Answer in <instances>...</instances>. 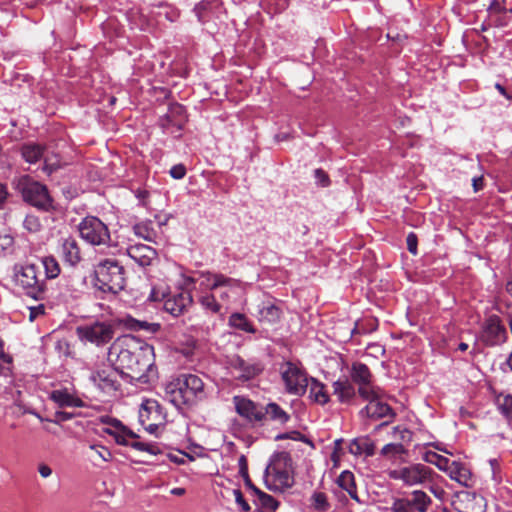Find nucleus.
I'll return each instance as SVG.
<instances>
[{
    "instance_id": "nucleus-9",
    "label": "nucleus",
    "mask_w": 512,
    "mask_h": 512,
    "mask_svg": "<svg viewBox=\"0 0 512 512\" xmlns=\"http://www.w3.org/2000/svg\"><path fill=\"white\" fill-rule=\"evenodd\" d=\"M77 335L82 341L100 346L113 339L114 327L108 322L96 321L92 324L77 327Z\"/></svg>"
},
{
    "instance_id": "nucleus-12",
    "label": "nucleus",
    "mask_w": 512,
    "mask_h": 512,
    "mask_svg": "<svg viewBox=\"0 0 512 512\" xmlns=\"http://www.w3.org/2000/svg\"><path fill=\"white\" fill-rule=\"evenodd\" d=\"M119 378H121V373L114 365L113 367L104 366L98 368L90 376V380L103 392L108 394L120 389L121 384Z\"/></svg>"
},
{
    "instance_id": "nucleus-62",
    "label": "nucleus",
    "mask_w": 512,
    "mask_h": 512,
    "mask_svg": "<svg viewBox=\"0 0 512 512\" xmlns=\"http://www.w3.org/2000/svg\"><path fill=\"white\" fill-rule=\"evenodd\" d=\"M495 88L507 99H511V96L507 93L506 89L500 83H496Z\"/></svg>"
},
{
    "instance_id": "nucleus-54",
    "label": "nucleus",
    "mask_w": 512,
    "mask_h": 512,
    "mask_svg": "<svg viewBox=\"0 0 512 512\" xmlns=\"http://www.w3.org/2000/svg\"><path fill=\"white\" fill-rule=\"evenodd\" d=\"M234 496L236 503L242 508L243 511L248 512L250 505L245 500L242 492L239 489L234 490Z\"/></svg>"
},
{
    "instance_id": "nucleus-27",
    "label": "nucleus",
    "mask_w": 512,
    "mask_h": 512,
    "mask_svg": "<svg viewBox=\"0 0 512 512\" xmlns=\"http://www.w3.org/2000/svg\"><path fill=\"white\" fill-rule=\"evenodd\" d=\"M349 452L355 456L362 454L373 456L375 453V444L369 437L355 438L349 444Z\"/></svg>"
},
{
    "instance_id": "nucleus-56",
    "label": "nucleus",
    "mask_w": 512,
    "mask_h": 512,
    "mask_svg": "<svg viewBox=\"0 0 512 512\" xmlns=\"http://www.w3.org/2000/svg\"><path fill=\"white\" fill-rule=\"evenodd\" d=\"M24 225L29 231H37L40 227V223L37 218L33 216H27L24 220Z\"/></svg>"
},
{
    "instance_id": "nucleus-47",
    "label": "nucleus",
    "mask_w": 512,
    "mask_h": 512,
    "mask_svg": "<svg viewBox=\"0 0 512 512\" xmlns=\"http://www.w3.org/2000/svg\"><path fill=\"white\" fill-rule=\"evenodd\" d=\"M89 448L93 452L94 456L99 457L100 459H102L105 462H108L112 459L111 452L106 447H104L102 445L94 444V445H91Z\"/></svg>"
},
{
    "instance_id": "nucleus-50",
    "label": "nucleus",
    "mask_w": 512,
    "mask_h": 512,
    "mask_svg": "<svg viewBox=\"0 0 512 512\" xmlns=\"http://www.w3.org/2000/svg\"><path fill=\"white\" fill-rule=\"evenodd\" d=\"M130 446L139 451L149 452L151 454H157L159 449L156 445L148 444L140 441H134L130 443Z\"/></svg>"
},
{
    "instance_id": "nucleus-6",
    "label": "nucleus",
    "mask_w": 512,
    "mask_h": 512,
    "mask_svg": "<svg viewBox=\"0 0 512 512\" xmlns=\"http://www.w3.org/2000/svg\"><path fill=\"white\" fill-rule=\"evenodd\" d=\"M280 374L289 394L301 396L309 385V378L299 362L286 361L280 366Z\"/></svg>"
},
{
    "instance_id": "nucleus-43",
    "label": "nucleus",
    "mask_w": 512,
    "mask_h": 512,
    "mask_svg": "<svg viewBox=\"0 0 512 512\" xmlns=\"http://www.w3.org/2000/svg\"><path fill=\"white\" fill-rule=\"evenodd\" d=\"M44 171L47 173H52L60 167V160L58 155L49 154L47 151L44 155Z\"/></svg>"
},
{
    "instance_id": "nucleus-41",
    "label": "nucleus",
    "mask_w": 512,
    "mask_h": 512,
    "mask_svg": "<svg viewBox=\"0 0 512 512\" xmlns=\"http://www.w3.org/2000/svg\"><path fill=\"white\" fill-rule=\"evenodd\" d=\"M239 473L241 475V477L243 478L244 480V483H245V486L250 489L251 491H255L256 489H258L252 482V480L250 479L249 477V473H248V463H247V459L244 455H241V457L239 458Z\"/></svg>"
},
{
    "instance_id": "nucleus-33",
    "label": "nucleus",
    "mask_w": 512,
    "mask_h": 512,
    "mask_svg": "<svg viewBox=\"0 0 512 512\" xmlns=\"http://www.w3.org/2000/svg\"><path fill=\"white\" fill-rule=\"evenodd\" d=\"M104 431L112 436L117 444L130 446V442H128V438L135 439L138 438V435L133 431L129 430L123 424H119L116 429H104Z\"/></svg>"
},
{
    "instance_id": "nucleus-30",
    "label": "nucleus",
    "mask_w": 512,
    "mask_h": 512,
    "mask_svg": "<svg viewBox=\"0 0 512 512\" xmlns=\"http://www.w3.org/2000/svg\"><path fill=\"white\" fill-rule=\"evenodd\" d=\"M380 454L389 460L405 461L408 450L403 443H388L382 447Z\"/></svg>"
},
{
    "instance_id": "nucleus-8",
    "label": "nucleus",
    "mask_w": 512,
    "mask_h": 512,
    "mask_svg": "<svg viewBox=\"0 0 512 512\" xmlns=\"http://www.w3.org/2000/svg\"><path fill=\"white\" fill-rule=\"evenodd\" d=\"M432 474L433 470L421 463L411 464L388 472L390 479L401 480L407 486L421 485L431 481Z\"/></svg>"
},
{
    "instance_id": "nucleus-35",
    "label": "nucleus",
    "mask_w": 512,
    "mask_h": 512,
    "mask_svg": "<svg viewBox=\"0 0 512 512\" xmlns=\"http://www.w3.org/2000/svg\"><path fill=\"white\" fill-rule=\"evenodd\" d=\"M310 397L320 405H324L329 401L324 384L315 378L310 379Z\"/></svg>"
},
{
    "instance_id": "nucleus-55",
    "label": "nucleus",
    "mask_w": 512,
    "mask_h": 512,
    "mask_svg": "<svg viewBox=\"0 0 512 512\" xmlns=\"http://www.w3.org/2000/svg\"><path fill=\"white\" fill-rule=\"evenodd\" d=\"M185 174H186V168L183 164L174 165L170 169V175L174 179H182L185 176Z\"/></svg>"
},
{
    "instance_id": "nucleus-42",
    "label": "nucleus",
    "mask_w": 512,
    "mask_h": 512,
    "mask_svg": "<svg viewBox=\"0 0 512 512\" xmlns=\"http://www.w3.org/2000/svg\"><path fill=\"white\" fill-rule=\"evenodd\" d=\"M311 500L312 506L318 511H327L330 508V504L324 492H314Z\"/></svg>"
},
{
    "instance_id": "nucleus-15",
    "label": "nucleus",
    "mask_w": 512,
    "mask_h": 512,
    "mask_svg": "<svg viewBox=\"0 0 512 512\" xmlns=\"http://www.w3.org/2000/svg\"><path fill=\"white\" fill-rule=\"evenodd\" d=\"M200 277L203 278L201 285H205L209 290L225 288V291L220 294L222 299L229 298V293L235 292L241 286L240 280L227 277L220 273L201 272Z\"/></svg>"
},
{
    "instance_id": "nucleus-26",
    "label": "nucleus",
    "mask_w": 512,
    "mask_h": 512,
    "mask_svg": "<svg viewBox=\"0 0 512 512\" xmlns=\"http://www.w3.org/2000/svg\"><path fill=\"white\" fill-rule=\"evenodd\" d=\"M131 258L136 260L141 266H148L156 256L155 249L146 245H136L128 250Z\"/></svg>"
},
{
    "instance_id": "nucleus-31",
    "label": "nucleus",
    "mask_w": 512,
    "mask_h": 512,
    "mask_svg": "<svg viewBox=\"0 0 512 512\" xmlns=\"http://www.w3.org/2000/svg\"><path fill=\"white\" fill-rule=\"evenodd\" d=\"M15 189L18 190V192H25V193L48 192L45 185L36 181L34 178H32L29 175H23V176L19 177L17 182L15 183Z\"/></svg>"
},
{
    "instance_id": "nucleus-51",
    "label": "nucleus",
    "mask_w": 512,
    "mask_h": 512,
    "mask_svg": "<svg viewBox=\"0 0 512 512\" xmlns=\"http://www.w3.org/2000/svg\"><path fill=\"white\" fill-rule=\"evenodd\" d=\"M406 243H407L408 251L411 254L416 255L417 254V245H418L417 235L413 232L409 233L406 238Z\"/></svg>"
},
{
    "instance_id": "nucleus-10",
    "label": "nucleus",
    "mask_w": 512,
    "mask_h": 512,
    "mask_svg": "<svg viewBox=\"0 0 512 512\" xmlns=\"http://www.w3.org/2000/svg\"><path fill=\"white\" fill-rule=\"evenodd\" d=\"M350 378L353 384L358 385V393L363 399L375 395L377 387L373 386V374L370 368L362 362H353L350 368Z\"/></svg>"
},
{
    "instance_id": "nucleus-4",
    "label": "nucleus",
    "mask_w": 512,
    "mask_h": 512,
    "mask_svg": "<svg viewBox=\"0 0 512 512\" xmlns=\"http://www.w3.org/2000/svg\"><path fill=\"white\" fill-rule=\"evenodd\" d=\"M479 341L486 347L501 346L508 340V332L502 318L497 314H487L480 323Z\"/></svg>"
},
{
    "instance_id": "nucleus-48",
    "label": "nucleus",
    "mask_w": 512,
    "mask_h": 512,
    "mask_svg": "<svg viewBox=\"0 0 512 512\" xmlns=\"http://www.w3.org/2000/svg\"><path fill=\"white\" fill-rule=\"evenodd\" d=\"M501 413L512 422V395H506L499 404Z\"/></svg>"
},
{
    "instance_id": "nucleus-46",
    "label": "nucleus",
    "mask_w": 512,
    "mask_h": 512,
    "mask_svg": "<svg viewBox=\"0 0 512 512\" xmlns=\"http://www.w3.org/2000/svg\"><path fill=\"white\" fill-rule=\"evenodd\" d=\"M390 509L392 512H413V508L407 498L394 499Z\"/></svg>"
},
{
    "instance_id": "nucleus-23",
    "label": "nucleus",
    "mask_w": 512,
    "mask_h": 512,
    "mask_svg": "<svg viewBox=\"0 0 512 512\" xmlns=\"http://www.w3.org/2000/svg\"><path fill=\"white\" fill-rule=\"evenodd\" d=\"M263 415L264 420H270L280 425H285L291 419L290 414L275 402H270L263 408Z\"/></svg>"
},
{
    "instance_id": "nucleus-13",
    "label": "nucleus",
    "mask_w": 512,
    "mask_h": 512,
    "mask_svg": "<svg viewBox=\"0 0 512 512\" xmlns=\"http://www.w3.org/2000/svg\"><path fill=\"white\" fill-rule=\"evenodd\" d=\"M290 457L287 453H279L265 469V476H272L273 480L281 487L290 488L293 485V477L287 470Z\"/></svg>"
},
{
    "instance_id": "nucleus-39",
    "label": "nucleus",
    "mask_w": 512,
    "mask_h": 512,
    "mask_svg": "<svg viewBox=\"0 0 512 512\" xmlns=\"http://www.w3.org/2000/svg\"><path fill=\"white\" fill-rule=\"evenodd\" d=\"M127 325L132 330H135V331L146 330L151 333H155L160 329V324H158V323H149L146 321H139V320H136L133 318H130L127 321Z\"/></svg>"
},
{
    "instance_id": "nucleus-21",
    "label": "nucleus",
    "mask_w": 512,
    "mask_h": 512,
    "mask_svg": "<svg viewBox=\"0 0 512 512\" xmlns=\"http://www.w3.org/2000/svg\"><path fill=\"white\" fill-rule=\"evenodd\" d=\"M59 253L62 260L70 266H76L82 260L80 246L77 240L72 237L63 239Z\"/></svg>"
},
{
    "instance_id": "nucleus-14",
    "label": "nucleus",
    "mask_w": 512,
    "mask_h": 512,
    "mask_svg": "<svg viewBox=\"0 0 512 512\" xmlns=\"http://www.w3.org/2000/svg\"><path fill=\"white\" fill-rule=\"evenodd\" d=\"M378 390H375V395L367 399L369 403L360 411L361 415H365L374 420L388 418L387 421L382 422L377 429H380L389 424L396 417V413L390 405L379 400Z\"/></svg>"
},
{
    "instance_id": "nucleus-57",
    "label": "nucleus",
    "mask_w": 512,
    "mask_h": 512,
    "mask_svg": "<svg viewBox=\"0 0 512 512\" xmlns=\"http://www.w3.org/2000/svg\"><path fill=\"white\" fill-rule=\"evenodd\" d=\"M166 294L164 291L159 290L157 287L151 289L149 300L153 302L164 301Z\"/></svg>"
},
{
    "instance_id": "nucleus-5",
    "label": "nucleus",
    "mask_w": 512,
    "mask_h": 512,
    "mask_svg": "<svg viewBox=\"0 0 512 512\" xmlns=\"http://www.w3.org/2000/svg\"><path fill=\"white\" fill-rule=\"evenodd\" d=\"M39 270L33 264L21 266L15 273L17 286L35 300H43L46 294L45 281L39 278Z\"/></svg>"
},
{
    "instance_id": "nucleus-20",
    "label": "nucleus",
    "mask_w": 512,
    "mask_h": 512,
    "mask_svg": "<svg viewBox=\"0 0 512 512\" xmlns=\"http://www.w3.org/2000/svg\"><path fill=\"white\" fill-rule=\"evenodd\" d=\"M23 199L29 205L43 212H55L62 209L61 205L51 194H22Z\"/></svg>"
},
{
    "instance_id": "nucleus-17",
    "label": "nucleus",
    "mask_w": 512,
    "mask_h": 512,
    "mask_svg": "<svg viewBox=\"0 0 512 512\" xmlns=\"http://www.w3.org/2000/svg\"><path fill=\"white\" fill-rule=\"evenodd\" d=\"M231 368L234 371L235 378L242 382L250 381L264 371V365L262 362L244 360L239 356L231 361Z\"/></svg>"
},
{
    "instance_id": "nucleus-28",
    "label": "nucleus",
    "mask_w": 512,
    "mask_h": 512,
    "mask_svg": "<svg viewBox=\"0 0 512 512\" xmlns=\"http://www.w3.org/2000/svg\"><path fill=\"white\" fill-rule=\"evenodd\" d=\"M336 483L341 489L345 490L353 500L358 503L361 502L357 494L355 477L351 471L345 470L341 472L336 480Z\"/></svg>"
},
{
    "instance_id": "nucleus-1",
    "label": "nucleus",
    "mask_w": 512,
    "mask_h": 512,
    "mask_svg": "<svg viewBox=\"0 0 512 512\" xmlns=\"http://www.w3.org/2000/svg\"><path fill=\"white\" fill-rule=\"evenodd\" d=\"M108 360L120 371L121 378L130 383L146 384L154 372L153 347L131 335H123L113 342Z\"/></svg>"
},
{
    "instance_id": "nucleus-52",
    "label": "nucleus",
    "mask_w": 512,
    "mask_h": 512,
    "mask_svg": "<svg viewBox=\"0 0 512 512\" xmlns=\"http://www.w3.org/2000/svg\"><path fill=\"white\" fill-rule=\"evenodd\" d=\"M45 313V306L43 304H39L37 306L29 307V320L33 322L39 316Z\"/></svg>"
},
{
    "instance_id": "nucleus-34",
    "label": "nucleus",
    "mask_w": 512,
    "mask_h": 512,
    "mask_svg": "<svg viewBox=\"0 0 512 512\" xmlns=\"http://www.w3.org/2000/svg\"><path fill=\"white\" fill-rule=\"evenodd\" d=\"M413 510L417 512H426L432 504V499L422 490L411 492V499H408Z\"/></svg>"
},
{
    "instance_id": "nucleus-29",
    "label": "nucleus",
    "mask_w": 512,
    "mask_h": 512,
    "mask_svg": "<svg viewBox=\"0 0 512 512\" xmlns=\"http://www.w3.org/2000/svg\"><path fill=\"white\" fill-rule=\"evenodd\" d=\"M50 398L60 407H82L83 405L82 400L66 390H54L51 392Z\"/></svg>"
},
{
    "instance_id": "nucleus-38",
    "label": "nucleus",
    "mask_w": 512,
    "mask_h": 512,
    "mask_svg": "<svg viewBox=\"0 0 512 512\" xmlns=\"http://www.w3.org/2000/svg\"><path fill=\"white\" fill-rule=\"evenodd\" d=\"M424 460L428 463H431L437 466L442 471H447L449 465L451 464L450 460L442 455L437 454L436 452L429 451L425 454Z\"/></svg>"
},
{
    "instance_id": "nucleus-25",
    "label": "nucleus",
    "mask_w": 512,
    "mask_h": 512,
    "mask_svg": "<svg viewBox=\"0 0 512 512\" xmlns=\"http://www.w3.org/2000/svg\"><path fill=\"white\" fill-rule=\"evenodd\" d=\"M332 387L334 395L341 403H347L356 396L354 385L348 379H339L333 383Z\"/></svg>"
},
{
    "instance_id": "nucleus-45",
    "label": "nucleus",
    "mask_w": 512,
    "mask_h": 512,
    "mask_svg": "<svg viewBox=\"0 0 512 512\" xmlns=\"http://www.w3.org/2000/svg\"><path fill=\"white\" fill-rule=\"evenodd\" d=\"M393 435L395 438L400 440V443H407L409 444L412 441V432L403 426H395L393 428Z\"/></svg>"
},
{
    "instance_id": "nucleus-16",
    "label": "nucleus",
    "mask_w": 512,
    "mask_h": 512,
    "mask_svg": "<svg viewBox=\"0 0 512 512\" xmlns=\"http://www.w3.org/2000/svg\"><path fill=\"white\" fill-rule=\"evenodd\" d=\"M235 411L247 422L254 424L264 421L263 407L244 396H234Z\"/></svg>"
},
{
    "instance_id": "nucleus-22",
    "label": "nucleus",
    "mask_w": 512,
    "mask_h": 512,
    "mask_svg": "<svg viewBox=\"0 0 512 512\" xmlns=\"http://www.w3.org/2000/svg\"><path fill=\"white\" fill-rule=\"evenodd\" d=\"M446 472L452 480L457 481L462 486L470 487L472 485L471 472L464 464L452 461Z\"/></svg>"
},
{
    "instance_id": "nucleus-3",
    "label": "nucleus",
    "mask_w": 512,
    "mask_h": 512,
    "mask_svg": "<svg viewBox=\"0 0 512 512\" xmlns=\"http://www.w3.org/2000/svg\"><path fill=\"white\" fill-rule=\"evenodd\" d=\"M95 274V286L105 293L117 294L125 287L124 268L115 260L106 259L101 262Z\"/></svg>"
},
{
    "instance_id": "nucleus-61",
    "label": "nucleus",
    "mask_w": 512,
    "mask_h": 512,
    "mask_svg": "<svg viewBox=\"0 0 512 512\" xmlns=\"http://www.w3.org/2000/svg\"><path fill=\"white\" fill-rule=\"evenodd\" d=\"M472 185L476 192L483 189V178L482 177H474L472 179Z\"/></svg>"
},
{
    "instance_id": "nucleus-40",
    "label": "nucleus",
    "mask_w": 512,
    "mask_h": 512,
    "mask_svg": "<svg viewBox=\"0 0 512 512\" xmlns=\"http://www.w3.org/2000/svg\"><path fill=\"white\" fill-rule=\"evenodd\" d=\"M42 264L47 278L53 279L60 274L59 263L53 256L43 258Z\"/></svg>"
},
{
    "instance_id": "nucleus-59",
    "label": "nucleus",
    "mask_w": 512,
    "mask_h": 512,
    "mask_svg": "<svg viewBox=\"0 0 512 512\" xmlns=\"http://www.w3.org/2000/svg\"><path fill=\"white\" fill-rule=\"evenodd\" d=\"M73 417V414L65 412V411H57L55 413V420H53L55 423L68 421Z\"/></svg>"
},
{
    "instance_id": "nucleus-24",
    "label": "nucleus",
    "mask_w": 512,
    "mask_h": 512,
    "mask_svg": "<svg viewBox=\"0 0 512 512\" xmlns=\"http://www.w3.org/2000/svg\"><path fill=\"white\" fill-rule=\"evenodd\" d=\"M133 231L136 236L151 243L158 244L162 240L161 236L155 230L152 221H143L135 224Z\"/></svg>"
},
{
    "instance_id": "nucleus-37",
    "label": "nucleus",
    "mask_w": 512,
    "mask_h": 512,
    "mask_svg": "<svg viewBox=\"0 0 512 512\" xmlns=\"http://www.w3.org/2000/svg\"><path fill=\"white\" fill-rule=\"evenodd\" d=\"M254 494L257 496L258 503L262 508L269 511H275L278 508L279 502L273 496L261 491L259 488L254 491Z\"/></svg>"
},
{
    "instance_id": "nucleus-53",
    "label": "nucleus",
    "mask_w": 512,
    "mask_h": 512,
    "mask_svg": "<svg viewBox=\"0 0 512 512\" xmlns=\"http://www.w3.org/2000/svg\"><path fill=\"white\" fill-rule=\"evenodd\" d=\"M314 177L317 183L321 184L322 187H326L329 184V177L327 173L322 169H316L314 171Z\"/></svg>"
},
{
    "instance_id": "nucleus-2",
    "label": "nucleus",
    "mask_w": 512,
    "mask_h": 512,
    "mask_svg": "<svg viewBox=\"0 0 512 512\" xmlns=\"http://www.w3.org/2000/svg\"><path fill=\"white\" fill-rule=\"evenodd\" d=\"M165 396L176 408L191 407L206 399L205 384L195 374H181L165 387Z\"/></svg>"
},
{
    "instance_id": "nucleus-19",
    "label": "nucleus",
    "mask_w": 512,
    "mask_h": 512,
    "mask_svg": "<svg viewBox=\"0 0 512 512\" xmlns=\"http://www.w3.org/2000/svg\"><path fill=\"white\" fill-rule=\"evenodd\" d=\"M254 315L259 322L272 325L280 320L282 310L274 301L263 300L257 305V311Z\"/></svg>"
},
{
    "instance_id": "nucleus-7",
    "label": "nucleus",
    "mask_w": 512,
    "mask_h": 512,
    "mask_svg": "<svg viewBox=\"0 0 512 512\" xmlns=\"http://www.w3.org/2000/svg\"><path fill=\"white\" fill-rule=\"evenodd\" d=\"M78 230L81 238L91 245H106L110 241L108 227L97 217H85L80 222Z\"/></svg>"
},
{
    "instance_id": "nucleus-36",
    "label": "nucleus",
    "mask_w": 512,
    "mask_h": 512,
    "mask_svg": "<svg viewBox=\"0 0 512 512\" xmlns=\"http://www.w3.org/2000/svg\"><path fill=\"white\" fill-rule=\"evenodd\" d=\"M229 325L235 329L247 332L255 333L256 329L253 324L249 321L247 316L242 313H233L229 317Z\"/></svg>"
},
{
    "instance_id": "nucleus-64",
    "label": "nucleus",
    "mask_w": 512,
    "mask_h": 512,
    "mask_svg": "<svg viewBox=\"0 0 512 512\" xmlns=\"http://www.w3.org/2000/svg\"><path fill=\"white\" fill-rule=\"evenodd\" d=\"M505 290L512 298V278L509 281H507L505 285Z\"/></svg>"
},
{
    "instance_id": "nucleus-32",
    "label": "nucleus",
    "mask_w": 512,
    "mask_h": 512,
    "mask_svg": "<svg viewBox=\"0 0 512 512\" xmlns=\"http://www.w3.org/2000/svg\"><path fill=\"white\" fill-rule=\"evenodd\" d=\"M45 153V147L36 143H28L21 148L22 157L28 163H36L39 159L44 158Z\"/></svg>"
},
{
    "instance_id": "nucleus-44",
    "label": "nucleus",
    "mask_w": 512,
    "mask_h": 512,
    "mask_svg": "<svg viewBox=\"0 0 512 512\" xmlns=\"http://www.w3.org/2000/svg\"><path fill=\"white\" fill-rule=\"evenodd\" d=\"M200 303L204 308L214 313H218L221 309V305L216 301L215 296L212 294L202 296L200 298Z\"/></svg>"
},
{
    "instance_id": "nucleus-63",
    "label": "nucleus",
    "mask_w": 512,
    "mask_h": 512,
    "mask_svg": "<svg viewBox=\"0 0 512 512\" xmlns=\"http://www.w3.org/2000/svg\"><path fill=\"white\" fill-rule=\"evenodd\" d=\"M185 489L184 488H181V487H176V488H173L170 493L172 495H175V496H182L185 494Z\"/></svg>"
},
{
    "instance_id": "nucleus-60",
    "label": "nucleus",
    "mask_w": 512,
    "mask_h": 512,
    "mask_svg": "<svg viewBox=\"0 0 512 512\" xmlns=\"http://www.w3.org/2000/svg\"><path fill=\"white\" fill-rule=\"evenodd\" d=\"M38 472L41 477L48 478L52 475V469L47 464H40L38 466Z\"/></svg>"
},
{
    "instance_id": "nucleus-49",
    "label": "nucleus",
    "mask_w": 512,
    "mask_h": 512,
    "mask_svg": "<svg viewBox=\"0 0 512 512\" xmlns=\"http://www.w3.org/2000/svg\"><path fill=\"white\" fill-rule=\"evenodd\" d=\"M276 440H285V439H291L295 441H303L305 443H310L308 439L299 431H290L286 433H282L276 436Z\"/></svg>"
},
{
    "instance_id": "nucleus-11",
    "label": "nucleus",
    "mask_w": 512,
    "mask_h": 512,
    "mask_svg": "<svg viewBox=\"0 0 512 512\" xmlns=\"http://www.w3.org/2000/svg\"><path fill=\"white\" fill-rule=\"evenodd\" d=\"M164 420L165 415L158 401L147 399L142 403L139 410V421L148 432L154 433Z\"/></svg>"
},
{
    "instance_id": "nucleus-58",
    "label": "nucleus",
    "mask_w": 512,
    "mask_h": 512,
    "mask_svg": "<svg viewBox=\"0 0 512 512\" xmlns=\"http://www.w3.org/2000/svg\"><path fill=\"white\" fill-rule=\"evenodd\" d=\"M209 5H210L209 2L201 1L200 3H198L195 6L194 11H195L199 21H203V14L208 9Z\"/></svg>"
},
{
    "instance_id": "nucleus-18",
    "label": "nucleus",
    "mask_w": 512,
    "mask_h": 512,
    "mask_svg": "<svg viewBox=\"0 0 512 512\" xmlns=\"http://www.w3.org/2000/svg\"><path fill=\"white\" fill-rule=\"evenodd\" d=\"M192 304V296L188 291H180L175 294L166 295L164 299V310L173 317L182 315Z\"/></svg>"
}]
</instances>
